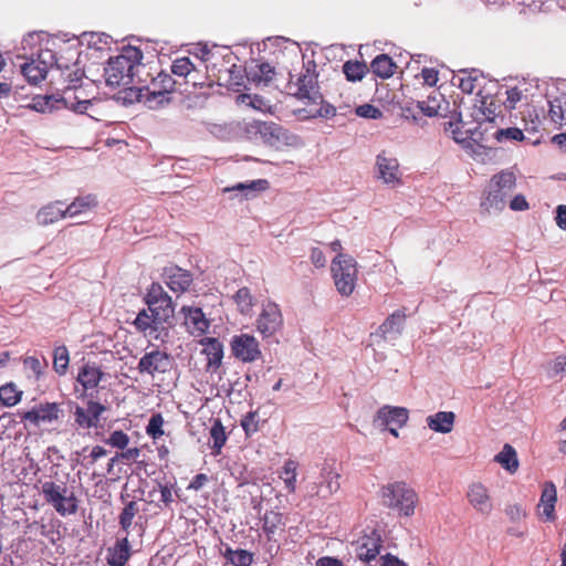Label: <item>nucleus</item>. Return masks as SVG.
<instances>
[{
	"mask_svg": "<svg viewBox=\"0 0 566 566\" xmlns=\"http://www.w3.org/2000/svg\"><path fill=\"white\" fill-rule=\"evenodd\" d=\"M18 415L20 417L21 422H29L38 427L42 422L51 423L53 421L59 420L61 409L59 403L56 402H44L32 408L31 410L19 412Z\"/></svg>",
	"mask_w": 566,
	"mask_h": 566,
	"instance_id": "obj_14",
	"label": "nucleus"
},
{
	"mask_svg": "<svg viewBox=\"0 0 566 566\" xmlns=\"http://www.w3.org/2000/svg\"><path fill=\"white\" fill-rule=\"evenodd\" d=\"M283 525V516L277 512H265L262 520V530L269 538L276 533Z\"/></svg>",
	"mask_w": 566,
	"mask_h": 566,
	"instance_id": "obj_43",
	"label": "nucleus"
},
{
	"mask_svg": "<svg viewBox=\"0 0 566 566\" xmlns=\"http://www.w3.org/2000/svg\"><path fill=\"white\" fill-rule=\"evenodd\" d=\"M516 186L517 177L510 168L492 175L480 203L481 209L488 213L503 211Z\"/></svg>",
	"mask_w": 566,
	"mask_h": 566,
	"instance_id": "obj_1",
	"label": "nucleus"
},
{
	"mask_svg": "<svg viewBox=\"0 0 566 566\" xmlns=\"http://www.w3.org/2000/svg\"><path fill=\"white\" fill-rule=\"evenodd\" d=\"M367 72V66L359 61H347L343 65V73L346 75L348 81H361Z\"/></svg>",
	"mask_w": 566,
	"mask_h": 566,
	"instance_id": "obj_47",
	"label": "nucleus"
},
{
	"mask_svg": "<svg viewBox=\"0 0 566 566\" xmlns=\"http://www.w3.org/2000/svg\"><path fill=\"white\" fill-rule=\"evenodd\" d=\"M370 67L373 72L380 77H389L396 72L394 60L389 57V55H385V53L376 56L371 61Z\"/></svg>",
	"mask_w": 566,
	"mask_h": 566,
	"instance_id": "obj_35",
	"label": "nucleus"
},
{
	"mask_svg": "<svg viewBox=\"0 0 566 566\" xmlns=\"http://www.w3.org/2000/svg\"><path fill=\"white\" fill-rule=\"evenodd\" d=\"M549 115L557 125H566V94L551 101Z\"/></svg>",
	"mask_w": 566,
	"mask_h": 566,
	"instance_id": "obj_42",
	"label": "nucleus"
},
{
	"mask_svg": "<svg viewBox=\"0 0 566 566\" xmlns=\"http://www.w3.org/2000/svg\"><path fill=\"white\" fill-rule=\"evenodd\" d=\"M165 423L164 417L160 412L154 413L148 424L146 426V433L148 437H150L153 440H157L161 438L165 434V431L163 429Z\"/></svg>",
	"mask_w": 566,
	"mask_h": 566,
	"instance_id": "obj_48",
	"label": "nucleus"
},
{
	"mask_svg": "<svg viewBox=\"0 0 566 566\" xmlns=\"http://www.w3.org/2000/svg\"><path fill=\"white\" fill-rule=\"evenodd\" d=\"M140 454H142V451L139 448H137V447L128 448L127 447L125 450H120V452H118V458H120V462H123V463L138 462Z\"/></svg>",
	"mask_w": 566,
	"mask_h": 566,
	"instance_id": "obj_62",
	"label": "nucleus"
},
{
	"mask_svg": "<svg viewBox=\"0 0 566 566\" xmlns=\"http://www.w3.org/2000/svg\"><path fill=\"white\" fill-rule=\"evenodd\" d=\"M382 547V539L377 533L364 536L357 548V558L363 562L376 559Z\"/></svg>",
	"mask_w": 566,
	"mask_h": 566,
	"instance_id": "obj_23",
	"label": "nucleus"
},
{
	"mask_svg": "<svg viewBox=\"0 0 566 566\" xmlns=\"http://www.w3.org/2000/svg\"><path fill=\"white\" fill-rule=\"evenodd\" d=\"M156 74V71L153 72V67L139 62L134 63V71H133V78L134 84H137L139 86L149 84L151 81V77H154Z\"/></svg>",
	"mask_w": 566,
	"mask_h": 566,
	"instance_id": "obj_46",
	"label": "nucleus"
},
{
	"mask_svg": "<svg viewBox=\"0 0 566 566\" xmlns=\"http://www.w3.org/2000/svg\"><path fill=\"white\" fill-rule=\"evenodd\" d=\"M73 75H75V77L70 78V84L61 94L63 108L84 114L92 104V99L88 97L85 90L82 88L81 85H77L82 80V74H78V71H76Z\"/></svg>",
	"mask_w": 566,
	"mask_h": 566,
	"instance_id": "obj_9",
	"label": "nucleus"
},
{
	"mask_svg": "<svg viewBox=\"0 0 566 566\" xmlns=\"http://www.w3.org/2000/svg\"><path fill=\"white\" fill-rule=\"evenodd\" d=\"M336 290L343 296L353 294L357 285V262L350 255L338 254L331 263Z\"/></svg>",
	"mask_w": 566,
	"mask_h": 566,
	"instance_id": "obj_7",
	"label": "nucleus"
},
{
	"mask_svg": "<svg viewBox=\"0 0 566 566\" xmlns=\"http://www.w3.org/2000/svg\"><path fill=\"white\" fill-rule=\"evenodd\" d=\"M381 504L400 516H412L419 504V496L413 486L403 481L382 485Z\"/></svg>",
	"mask_w": 566,
	"mask_h": 566,
	"instance_id": "obj_3",
	"label": "nucleus"
},
{
	"mask_svg": "<svg viewBox=\"0 0 566 566\" xmlns=\"http://www.w3.org/2000/svg\"><path fill=\"white\" fill-rule=\"evenodd\" d=\"M138 513V505L135 501H129L123 509L119 514V525L125 531L128 532L133 524V520Z\"/></svg>",
	"mask_w": 566,
	"mask_h": 566,
	"instance_id": "obj_51",
	"label": "nucleus"
},
{
	"mask_svg": "<svg viewBox=\"0 0 566 566\" xmlns=\"http://www.w3.org/2000/svg\"><path fill=\"white\" fill-rule=\"evenodd\" d=\"M103 377V371L94 363L84 364L77 374V381L83 386L84 390L94 389L98 386Z\"/></svg>",
	"mask_w": 566,
	"mask_h": 566,
	"instance_id": "obj_25",
	"label": "nucleus"
},
{
	"mask_svg": "<svg viewBox=\"0 0 566 566\" xmlns=\"http://www.w3.org/2000/svg\"><path fill=\"white\" fill-rule=\"evenodd\" d=\"M57 203L59 202L46 205L38 211L36 220L39 224H52L54 222H57L59 220L69 217V214L66 213V208L63 210L57 207Z\"/></svg>",
	"mask_w": 566,
	"mask_h": 566,
	"instance_id": "obj_32",
	"label": "nucleus"
},
{
	"mask_svg": "<svg viewBox=\"0 0 566 566\" xmlns=\"http://www.w3.org/2000/svg\"><path fill=\"white\" fill-rule=\"evenodd\" d=\"M275 75V66L269 63V61L256 60V65L253 73H251L250 80L256 85H269L273 82Z\"/></svg>",
	"mask_w": 566,
	"mask_h": 566,
	"instance_id": "obj_31",
	"label": "nucleus"
},
{
	"mask_svg": "<svg viewBox=\"0 0 566 566\" xmlns=\"http://www.w3.org/2000/svg\"><path fill=\"white\" fill-rule=\"evenodd\" d=\"M376 176L389 187L401 186V170L396 157L387 156L385 151L376 157Z\"/></svg>",
	"mask_w": 566,
	"mask_h": 566,
	"instance_id": "obj_11",
	"label": "nucleus"
},
{
	"mask_svg": "<svg viewBox=\"0 0 566 566\" xmlns=\"http://www.w3.org/2000/svg\"><path fill=\"white\" fill-rule=\"evenodd\" d=\"M210 440L212 441V454L219 455L227 441L224 427L219 419L214 420L210 428Z\"/></svg>",
	"mask_w": 566,
	"mask_h": 566,
	"instance_id": "obj_39",
	"label": "nucleus"
},
{
	"mask_svg": "<svg viewBox=\"0 0 566 566\" xmlns=\"http://www.w3.org/2000/svg\"><path fill=\"white\" fill-rule=\"evenodd\" d=\"M171 72L177 76L187 77L195 72V65L188 56L179 57L172 62Z\"/></svg>",
	"mask_w": 566,
	"mask_h": 566,
	"instance_id": "obj_53",
	"label": "nucleus"
},
{
	"mask_svg": "<svg viewBox=\"0 0 566 566\" xmlns=\"http://www.w3.org/2000/svg\"><path fill=\"white\" fill-rule=\"evenodd\" d=\"M505 101L503 105L506 111L516 109L518 103H522L526 98L525 94L518 87H512L505 91Z\"/></svg>",
	"mask_w": 566,
	"mask_h": 566,
	"instance_id": "obj_56",
	"label": "nucleus"
},
{
	"mask_svg": "<svg viewBox=\"0 0 566 566\" xmlns=\"http://www.w3.org/2000/svg\"><path fill=\"white\" fill-rule=\"evenodd\" d=\"M97 205L98 201L95 195L78 196L66 207V213L73 218L94 210Z\"/></svg>",
	"mask_w": 566,
	"mask_h": 566,
	"instance_id": "obj_29",
	"label": "nucleus"
},
{
	"mask_svg": "<svg viewBox=\"0 0 566 566\" xmlns=\"http://www.w3.org/2000/svg\"><path fill=\"white\" fill-rule=\"evenodd\" d=\"M159 492H160V507H165L168 510H171V504L175 501L172 490L169 485H159Z\"/></svg>",
	"mask_w": 566,
	"mask_h": 566,
	"instance_id": "obj_61",
	"label": "nucleus"
},
{
	"mask_svg": "<svg viewBox=\"0 0 566 566\" xmlns=\"http://www.w3.org/2000/svg\"><path fill=\"white\" fill-rule=\"evenodd\" d=\"M124 99L128 101L130 103L134 102H144L151 108V98H148V95L146 93L145 85H137V84H130L126 85V88L124 90Z\"/></svg>",
	"mask_w": 566,
	"mask_h": 566,
	"instance_id": "obj_44",
	"label": "nucleus"
},
{
	"mask_svg": "<svg viewBox=\"0 0 566 566\" xmlns=\"http://www.w3.org/2000/svg\"><path fill=\"white\" fill-rule=\"evenodd\" d=\"M521 113V118L524 122L525 130H536L539 125V117L536 113L534 106L530 104H524L523 111Z\"/></svg>",
	"mask_w": 566,
	"mask_h": 566,
	"instance_id": "obj_50",
	"label": "nucleus"
},
{
	"mask_svg": "<svg viewBox=\"0 0 566 566\" xmlns=\"http://www.w3.org/2000/svg\"><path fill=\"white\" fill-rule=\"evenodd\" d=\"M497 142L514 140L522 142L525 138L524 129L518 127L500 128L494 134Z\"/></svg>",
	"mask_w": 566,
	"mask_h": 566,
	"instance_id": "obj_54",
	"label": "nucleus"
},
{
	"mask_svg": "<svg viewBox=\"0 0 566 566\" xmlns=\"http://www.w3.org/2000/svg\"><path fill=\"white\" fill-rule=\"evenodd\" d=\"M467 499L479 513L490 514L492 510V499L484 484L480 482L472 483L467 492Z\"/></svg>",
	"mask_w": 566,
	"mask_h": 566,
	"instance_id": "obj_21",
	"label": "nucleus"
},
{
	"mask_svg": "<svg viewBox=\"0 0 566 566\" xmlns=\"http://www.w3.org/2000/svg\"><path fill=\"white\" fill-rule=\"evenodd\" d=\"M165 284L175 293L186 292L192 283V274L177 265L164 269Z\"/></svg>",
	"mask_w": 566,
	"mask_h": 566,
	"instance_id": "obj_18",
	"label": "nucleus"
},
{
	"mask_svg": "<svg viewBox=\"0 0 566 566\" xmlns=\"http://www.w3.org/2000/svg\"><path fill=\"white\" fill-rule=\"evenodd\" d=\"M23 365L27 369H29L32 373L35 380H39L44 374L46 361H41L39 358L34 356H28L23 359Z\"/></svg>",
	"mask_w": 566,
	"mask_h": 566,
	"instance_id": "obj_57",
	"label": "nucleus"
},
{
	"mask_svg": "<svg viewBox=\"0 0 566 566\" xmlns=\"http://www.w3.org/2000/svg\"><path fill=\"white\" fill-rule=\"evenodd\" d=\"M509 205L510 209L513 211H525L530 209V203L527 202L524 195L513 196Z\"/></svg>",
	"mask_w": 566,
	"mask_h": 566,
	"instance_id": "obj_64",
	"label": "nucleus"
},
{
	"mask_svg": "<svg viewBox=\"0 0 566 566\" xmlns=\"http://www.w3.org/2000/svg\"><path fill=\"white\" fill-rule=\"evenodd\" d=\"M144 301L148 306V311L155 315L157 322L165 324L174 317L175 304L161 284L157 282L151 283L147 289Z\"/></svg>",
	"mask_w": 566,
	"mask_h": 566,
	"instance_id": "obj_8",
	"label": "nucleus"
},
{
	"mask_svg": "<svg viewBox=\"0 0 566 566\" xmlns=\"http://www.w3.org/2000/svg\"><path fill=\"white\" fill-rule=\"evenodd\" d=\"M356 114L363 118L378 119L381 118L382 113L377 106L371 104H363L357 106Z\"/></svg>",
	"mask_w": 566,
	"mask_h": 566,
	"instance_id": "obj_59",
	"label": "nucleus"
},
{
	"mask_svg": "<svg viewBox=\"0 0 566 566\" xmlns=\"http://www.w3.org/2000/svg\"><path fill=\"white\" fill-rule=\"evenodd\" d=\"M35 59L40 61V64L45 66L46 70H50V67L56 63L55 54L50 49H40Z\"/></svg>",
	"mask_w": 566,
	"mask_h": 566,
	"instance_id": "obj_60",
	"label": "nucleus"
},
{
	"mask_svg": "<svg viewBox=\"0 0 566 566\" xmlns=\"http://www.w3.org/2000/svg\"><path fill=\"white\" fill-rule=\"evenodd\" d=\"M221 551L222 556L227 563L232 566H248V551L243 548H232L229 545H223Z\"/></svg>",
	"mask_w": 566,
	"mask_h": 566,
	"instance_id": "obj_41",
	"label": "nucleus"
},
{
	"mask_svg": "<svg viewBox=\"0 0 566 566\" xmlns=\"http://www.w3.org/2000/svg\"><path fill=\"white\" fill-rule=\"evenodd\" d=\"M250 106L255 111L270 114H273L275 107L271 99L260 95L250 97Z\"/></svg>",
	"mask_w": 566,
	"mask_h": 566,
	"instance_id": "obj_58",
	"label": "nucleus"
},
{
	"mask_svg": "<svg viewBox=\"0 0 566 566\" xmlns=\"http://www.w3.org/2000/svg\"><path fill=\"white\" fill-rule=\"evenodd\" d=\"M231 350L234 357L248 361V334L234 336L231 342Z\"/></svg>",
	"mask_w": 566,
	"mask_h": 566,
	"instance_id": "obj_52",
	"label": "nucleus"
},
{
	"mask_svg": "<svg viewBox=\"0 0 566 566\" xmlns=\"http://www.w3.org/2000/svg\"><path fill=\"white\" fill-rule=\"evenodd\" d=\"M70 364V354L66 346H57L53 352V369L60 375L64 376L67 373Z\"/></svg>",
	"mask_w": 566,
	"mask_h": 566,
	"instance_id": "obj_40",
	"label": "nucleus"
},
{
	"mask_svg": "<svg viewBox=\"0 0 566 566\" xmlns=\"http://www.w3.org/2000/svg\"><path fill=\"white\" fill-rule=\"evenodd\" d=\"M408 410L403 407H381L377 412V418L380 419L381 424H394L397 428H402L408 421Z\"/></svg>",
	"mask_w": 566,
	"mask_h": 566,
	"instance_id": "obj_24",
	"label": "nucleus"
},
{
	"mask_svg": "<svg viewBox=\"0 0 566 566\" xmlns=\"http://www.w3.org/2000/svg\"><path fill=\"white\" fill-rule=\"evenodd\" d=\"M454 412L440 410V412L427 417V424L429 429L436 432L448 433L454 428Z\"/></svg>",
	"mask_w": 566,
	"mask_h": 566,
	"instance_id": "obj_27",
	"label": "nucleus"
},
{
	"mask_svg": "<svg viewBox=\"0 0 566 566\" xmlns=\"http://www.w3.org/2000/svg\"><path fill=\"white\" fill-rule=\"evenodd\" d=\"M479 109L484 114V117L486 120H493L495 119L496 115L499 114V104L495 101L493 96H484L482 95L479 98Z\"/></svg>",
	"mask_w": 566,
	"mask_h": 566,
	"instance_id": "obj_49",
	"label": "nucleus"
},
{
	"mask_svg": "<svg viewBox=\"0 0 566 566\" xmlns=\"http://www.w3.org/2000/svg\"><path fill=\"white\" fill-rule=\"evenodd\" d=\"M453 80L458 81V85L464 94H474L479 97L482 96L481 85L485 82V76L476 71V69H462L458 74L453 76Z\"/></svg>",
	"mask_w": 566,
	"mask_h": 566,
	"instance_id": "obj_20",
	"label": "nucleus"
},
{
	"mask_svg": "<svg viewBox=\"0 0 566 566\" xmlns=\"http://www.w3.org/2000/svg\"><path fill=\"white\" fill-rule=\"evenodd\" d=\"M407 315L403 310H397L389 315L378 327L381 338H388L389 335L400 334Z\"/></svg>",
	"mask_w": 566,
	"mask_h": 566,
	"instance_id": "obj_26",
	"label": "nucleus"
},
{
	"mask_svg": "<svg viewBox=\"0 0 566 566\" xmlns=\"http://www.w3.org/2000/svg\"><path fill=\"white\" fill-rule=\"evenodd\" d=\"M250 127L255 137L273 148L297 147L301 144L297 135L290 133L289 129L275 124V122L252 119Z\"/></svg>",
	"mask_w": 566,
	"mask_h": 566,
	"instance_id": "obj_5",
	"label": "nucleus"
},
{
	"mask_svg": "<svg viewBox=\"0 0 566 566\" xmlns=\"http://www.w3.org/2000/svg\"><path fill=\"white\" fill-rule=\"evenodd\" d=\"M133 324L138 332H142L145 335L149 336L156 333L159 329V327L164 325L161 322H157L155 315L148 310H142L137 314Z\"/></svg>",
	"mask_w": 566,
	"mask_h": 566,
	"instance_id": "obj_30",
	"label": "nucleus"
},
{
	"mask_svg": "<svg viewBox=\"0 0 566 566\" xmlns=\"http://www.w3.org/2000/svg\"><path fill=\"white\" fill-rule=\"evenodd\" d=\"M340 474L331 465H324L319 472V481L311 485L312 496L329 499L340 488Z\"/></svg>",
	"mask_w": 566,
	"mask_h": 566,
	"instance_id": "obj_12",
	"label": "nucleus"
},
{
	"mask_svg": "<svg viewBox=\"0 0 566 566\" xmlns=\"http://www.w3.org/2000/svg\"><path fill=\"white\" fill-rule=\"evenodd\" d=\"M48 71L45 66L40 64L34 57H31L29 61L21 64V73L25 76V78L33 84H36L45 78Z\"/></svg>",
	"mask_w": 566,
	"mask_h": 566,
	"instance_id": "obj_33",
	"label": "nucleus"
},
{
	"mask_svg": "<svg viewBox=\"0 0 566 566\" xmlns=\"http://www.w3.org/2000/svg\"><path fill=\"white\" fill-rule=\"evenodd\" d=\"M175 84L170 74L156 70V75L145 85L148 98H151V108L169 101L168 95L174 91Z\"/></svg>",
	"mask_w": 566,
	"mask_h": 566,
	"instance_id": "obj_10",
	"label": "nucleus"
},
{
	"mask_svg": "<svg viewBox=\"0 0 566 566\" xmlns=\"http://www.w3.org/2000/svg\"><path fill=\"white\" fill-rule=\"evenodd\" d=\"M170 368V356L158 348L146 352L139 359L137 370L142 375L154 377L156 374H164Z\"/></svg>",
	"mask_w": 566,
	"mask_h": 566,
	"instance_id": "obj_13",
	"label": "nucleus"
},
{
	"mask_svg": "<svg viewBox=\"0 0 566 566\" xmlns=\"http://www.w3.org/2000/svg\"><path fill=\"white\" fill-rule=\"evenodd\" d=\"M287 88L291 95L302 99L308 106V109L303 111L310 118L335 114L336 111L333 106H328L326 109L323 108L324 97L318 90L316 76L311 73L310 69H306L304 73L298 75L297 82H290Z\"/></svg>",
	"mask_w": 566,
	"mask_h": 566,
	"instance_id": "obj_2",
	"label": "nucleus"
},
{
	"mask_svg": "<svg viewBox=\"0 0 566 566\" xmlns=\"http://www.w3.org/2000/svg\"><path fill=\"white\" fill-rule=\"evenodd\" d=\"M129 441L130 438L126 432L123 430H114L109 433L108 438L105 440V443L112 448L125 450L128 447Z\"/></svg>",
	"mask_w": 566,
	"mask_h": 566,
	"instance_id": "obj_55",
	"label": "nucleus"
},
{
	"mask_svg": "<svg viewBox=\"0 0 566 566\" xmlns=\"http://www.w3.org/2000/svg\"><path fill=\"white\" fill-rule=\"evenodd\" d=\"M184 325L193 336H202L209 328V321L200 307L182 306Z\"/></svg>",
	"mask_w": 566,
	"mask_h": 566,
	"instance_id": "obj_19",
	"label": "nucleus"
},
{
	"mask_svg": "<svg viewBox=\"0 0 566 566\" xmlns=\"http://www.w3.org/2000/svg\"><path fill=\"white\" fill-rule=\"evenodd\" d=\"M448 102L441 93L433 91L426 99H421L416 104L417 108L427 116L443 115L448 112Z\"/></svg>",
	"mask_w": 566,
	"mask_h": 566,
	"instance_id": "obj_22",
	"label": "nucleus"
},
{
	"mask_svg": "<svg viewBox=\"0 0 566 566\" xmlns=\"http://www.w3.org/2000/svg\"><path fill=\"white\" fill-rule=\"evenodd\" d=\"M420 76L424 84L432 87L439 81V72L434 67H423L420 72Z\"/></svg>",
	"mask_w": 566,
	"mask_h": 566,
	"instance_id": "obj_63",
	"label": "nucleus"
},
{
	"mask_svg": "<svg viewBox=\"0 0 566 566\" xmlns=\"http://www.w3.org/2000/svg\"><path fill=\"white\" fill-rule=\"evenodd\" d=\"M558 501L557 486L553 482H545L537 504L538 518L544 522L556 521L555 507Z\"/></svg>",
	"mask_w": 566,
	"mask_h": 566,
	"instance_id": "obj_15",
	"label": "nucleus"
},
{
	"mask_svg": "<svg viewBox=\"0 0 566 566\" xmlns=\"http://www.w3.org/2000/svg\"><path fill=\"white\" fill-rule=\"evenodd\" d=\"M130 556V545L127 537L115 543L108 549L107 563L111 566H124Z\"/></svg>",
	"mask_w": 566,
	"mask_h": 566,
	"instance_id": "obj_28",
	"label": "nucleus"
},
{
	"mask_svg": "<svg viewBox=\"0 0 566 566\" xmlns=\"http://www.w3.org/2000/svg\"><path fill=\"white\" fill-rule=\"evenodd\" d=\"M41 494L44 501L51 505L61 516L73 515L78 510V500L66 483L45 481L41 484Z\"/></svg>",
	"mask_w": 566,
	"mask_h": 566,
	"instance_id": "obj_6",
	"label": "nucleus"
},
{
	"mask_svg": "<svg viewBox=\"0 0 566 566\" xmlns=\"http://www.w3.org/2000/svg\"><path fill=\"white\" fill-rule=\"evenodd\" d=\"M494 460L510 472L518 470L517 453L511 444H504L503 449L495 455Z\"/></svg>",
	"mask_w": 566,
	"mask_h": 566,
	"instance_id": "obj_36",
	"label": "nucleus"
},
{
	"mask_svg": "<svg viewBox=\"0 0 566 566\" xmlns=\"http://www.w3.org/2000/svg\"><path fill=\"white\" fill-rule=\"evenodd\" d=\"M283 323V317L280 307L275 303H266L260 313L256 322L258 331L264 337H270L280 329Z\"/></svg>",
	"mask_w": 566,
	"mask_h": 566,
	"instance_id": "obj_16",
	"label": "nucleus"
},
{
	"mask_svg": "<svg viewBox=\"0 0 566 566\" xmlns=\"http://www.w3.org/2000/svg\"><path fill=\"white\" fill-rule=\"evenodd\" d=\"M23 396V391L19 390L13 382L0 386V403L4 407H13L18 405Z\"/></svg>",
	"mask_w": 566,
	"mask_h": 566,
	"instance_id": "obj_37",
	"label": "nucleus"
},
{
	"mask_svg": "<svg viewBox=\"0 0 566 566\" xmlns=\"http://www.w3.org/2000/svg\"><path fill=\"white\" fill-rule=\"evenodd\" d=\"M205 348L203 353L208 356L209 366H218L221 363L223 352L222 345L216 338H208L206 343H203Z\"/></svg>",
	"mask_w": 566,
	"mask_h": 566,
	"instance_id": "obj_45",
	"label": "nucleus"
},
{
	"mask_svg": "<svg viewBox=\"0 0 566 566\" xmlns=\"http://www.w3.org/2000/svg\"><path fill=\"white\" fill-rule=\"evenodd\" d=\"M142 59V51L132 46L125 49L122 54L111 57L104 70L106 84L112 87L134 84V63Z\"/></svg>",
	"mask_w": 566,
	"mask_h": 566,
	"instance_id": "obj_4",
	"label": "nucleus"
},
{
	"mask_svg": "<svg viewBox=\"0 0 566 566\" xmlns=\"http://www.w3.org/2000/svg\"><path fill=\"white\" fill-rule=\"evenodd\" d=\"M32 107L36 112L46 113L52 112L55 109L63 108L62 104V96L61 94H52V95H44V96H36L33 98Z\"/></svg>",
	"mask_w": 566,
	"mask_h": 566,
	"instance_id": "obj_34",
	"label": "nucleus"
},
{
	"mask_svg": "<svg viewBox=\"0 0 566 566\" xmlns=\"http://www.w3.org/2000/svg\"><path fill=\"white\" fill-rule=\"evenodd\" d=\"M298 463L295 460H286L281 471L280 478L285 483L289 492H295L297 482Z\"/></svg>",
	"mask_w": 566,
	"mask_h": 566,
	"instance_id": "obj_38",
	"label": "nucleus"
},
{
	"mask_svg": "<svg viewBox=\"0 0 566 566\" xmlns=\"http://www.w3.org/2000/svg\"><path fill=\"white\" fill-rule=\"evenodd\" d=\"M105 410L106 408L101 402L90 400L86 409L76 406L74 421L80 428L91 429L98 424L99 418Z\"/></svg>",
	"mask_w": 566,
	"mask_h": 566,
	"instance_id": "obj_17",
	"label": "nucleus"
}]
</instances>
